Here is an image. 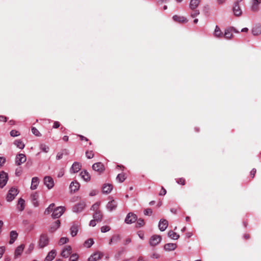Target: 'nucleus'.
<instances>
[{
    "instance_id": "7ed1b4c3",
    "label": "nucleus",
    "mask_w": 261,
    "mask_h": 261,
    "mask_svg": "<svg viewBox=\"0 0 261 261\" xmlns=\"http://www.w3.org/2000/svg\"><path fill=\"white\" fill-rule=\"evenodd\" d=\"M18 194V191L15 188H11L7 195L6 199L8 201H12Z\"/></svg>"
},
{
    "instance_id": "72a5a7b5",
    "label": "nucleus",
    "mask_w": 261,
    "mask_h": 261,
    "mask_svg": "<svg viewBox=\"0 0 261 261\" xmlns=\"http://www.w3.org/2000/svg\"><path fill=\"white\" fill-rule=\"evenodd\" d=\"M39 148L42 152L45 153H47L49 150V146L44 143L40 144Z\"/></svg>"
},
{
    "instance_id": "6ab92c4d",
    "label": "nucleus",
    "mask_w": 261,
    "mask_h": 261,
    "mask_svg": "<svg viewBox=\"0 0 261 261\" xmlns=\"http://www.w3.org/2000/svg\"><path fill=\"white\" fill-rule=\"evenodd\" d=\"M81 178L85 181H89L91 179V176L86 170L82 171L80 174Z\"/></svg>"
},
{
    "instance_id": "a19ab883",
    "label": "nucleus",
    "mask_w": 261,
    "mask_h": 261,
    "mask_svg": "<svg viewBox=\"0 0 261 261\" xmlns=\"http://www.w3.org/2000/svg\"><path fill=\"white\" fill-rule=\"evenodd\" d=\"M116 179L120 182H122L125 179V175L123 174H119L117 175V176L116 177Z\"/></svg>"
},
{
    "instance_id": "603ef678",
    "label": "nucleus",
    "mask_w": 261,
    "mask_h": 261,
    "mask_svg": "<svg viewBox=\"0 0 261 261\" xmlns=\"http://www.w3.org/2000/svg\"><path fill=\"white\" fill-rule=\"evenodd\" d=\"M200 12L199 10H195L191 14V16L192 18H194L197 16L199 14Z\"/></svg>"
},
{
    "instance_id": "0e129e2a",
    "label": "nucleus",
    "mask_w": 261,
    "mask_h": 261,
    "mask_svg": "<svg viewBox=\"0 0 261 261\" xmlns=\"http://www.w3.org/2000/svg\"><path fill=\"white\" fill-rule=\"evenodd\" d=\"M60 126V123L58 121H55L54 123L53 127L57 128Z\"/></svg>"
},
{
    "instance_id": "b1692460",
    "label": "nucleus",
    "mask_w": 261,
    "mask_h": 261,
    "mask_svg": "<svg viewBox=\"0 0 261 261\" xmlns=\"http://www.w3.org/2000/svg\"><path fill=\"white\" fill-rule=\"evenodd\" d=\"M39 183V178L37 177H34L32 179L31 189L33 190L37 189Z\"/></svg>"
},
{
    "instance_id": "0eeeda50",
    "label": "nucleus",
    "mask_w": 261,
    "mask_h": 261,
    "mask_svg": "<svg viewBox=\"0 0 261 261\" xmlns=\"http://www.w3.org/2000/svg\"><path fill=\"white\" fill-rule=\"evenodd\" d=\"M8 174L5 172L0 173V187L3 188L8 181Z\"/></svg>"
},
{
    "instance_id": "de8ad7c7",
    "label": "nucleus",
    "mask_w": 261,
    "mask_h": 261,
    "mask_svg": "<svg viewBox=\"0 0 261 261\" xmlns=\"http://www.w3.org/2000/svg\"><path fill=\"white\" fill-rule=\"evenodd\" d=\"M86 155L88 159H92L94 156V153L92 151H86Z\"/></svg>"
},
{
    "instance_id": "c85d7f7f",
    "label": "nucleus",
    "mask_w": 261,
    "mask_h": 261,
    "mask_svg": "<svg viewBox=\"0 0 261 261\" xmlns=\"http://www.w3.org/2000/svg\"><path fill=\"white\" fill-rule=\"evenodd\" d=\"M10 240L9 241V243L10 244H12L16 240V239L18 237V234L15 231L13 230L10 232Z\"/></svg>"
},
{
    "instance_id": "393cba45",
    "label": "nucleus",
    "mask_w": 261,
    "mask_h": 261,
    "mask_svg": "<svg viewBox=\"0 0 261 261\" xmlns=\"http://www.w3.org/2000/svg\"><path fill=\"white\" fill-rule=\"evenodd\" d=\"M223 34L220 28L218 25H216L214 33V36L217 38H221L223 37Z\"/></svg>"
},
{
    "instance_id": "f03ea898",
    "label": "nucleus",
    "mask_w": 261,
    "mask_h": 261,
    "mask_svg": "<svg viewBox=\"0 0 261 261\" xmlns=\"http://www.w3.org/2000/svg\"><path fill=\"white\" fill-rule=\"evenodd\" d=\"M233 32L238 33L239 32L237 31V30L233 27L227 28L224 31L223 37L226 39H231L233 37Z\"/></svg>"
},
{
    "instance_id": "7c9ffc66",
    "label": "nucleus",
    "mask_w": 261,
    "mask_h": 261,
    "mask_svg": "<svg viewBox=\"0 0 261 261\" xmlns=\"http://www.w3.org/2000/svg\"><path fill=\"white\" fill-rule=\"evenodd\" d=\"M113 188V186L111 184H106L102 188V192L104 193L108 194L111 192Z\"/></svg>"
},
{
    "instance_id": "2f4dec72",
    "label": "nucleus",
    "mask_w": 261,
    "mask_h": 261,
    "mask_svg": "<svg viewBox=\"0 0 261 261\" xmlns=\"http://www.w3.org/2000/svg\"><path fill=\"white\" fill-rule=\"evenodd\" d=\"M25 207V201L22 198H19L18 201V209L20 211H22L24 210Z\"/></svg>"
},
{
    "instance_id": "052dcab7",
    "label": "nucleus",
    "mask_w": 261,
    "mask_h": 261,
    "mask_svg": "<svg viewBox=\"0 0 261 261\" xmlns=\"http://www.w3.org/2000/svg\"><path fill=\"white\" fill-rule=\"evenodd\" d=\"M96 222L97 221L95 220V219L92 220L90 222V226L93 227L95 226L96 225Z\"/></svg>"
},
{
    "instance_id": "20e7f679",
    "label": "nucleus",
    "mask_w": 261,
    "mask_h": 261,
    "mask_svg": "<svg viewBox=\"0 0 261 261\" xmlns=\"http://www.w3.org/2000/svg\"><path fill=\"white\" fill-rule=\"evenodd\" d=\"M232 11L233 15L237 17L241 16L243 13L242 10L238 2L234 3L232 8Z\"/></svg>"
},
{
    "instance_id": "37998d69",
    "label": "nucleus",
    "mask_w": 261,
    "mask_h": 261,
    "mask_svg": "<svg viewBox=\"0 0 261 261\" xmlns=\"http://www.w3.org/2000/svg\"><path fill=\"white\" fill-rule=\"evenodd\" d=\"M145 224V222L143 219H139L138 220L137 223H136V227H141L143 226Z\"/></svg>"
},
{
    "instance_id": "9b49d317",
    "label": "nucleus",
    "mask_w": 261,
    "mask_h": 261,
    "mask_svg": "<svg viewBox=\"0 0 261 261\" xmlns=\"http://www.w3.org/2000/svg\"><path fill=\"white\" fill-rule=\"evenodd\" d=\"M251 9L253 12H257L259 10L261 0H250Z\"/></svg>"
},
{
    "instance_id": "4be33fe9",
    "label": "nucleus",
    "mask_w": 261,
    "mask_h": 261,
    "mask_svg": "<svg viewBox=\"0 0 261 261\" xmlns=\"http://www.w3.org/2000/svg\"><path fill=\"white\" fill-rule=\"evenodd\" d=\"M116 207H117V203H116V202L115 200H112V201H111L109 202L108 203L107 205V209H108L109 211H110V212H111V211H113V210H115V209H116Z\"/></svg>"
},
{
    "instance_id": "c756f323",
    "label": "nucleus",
    "mask_w": 261,
    "mask_h": 261,
    "mask_svg": "<svg viewBox=\"0 0 261 261\" xmlns=\"http://www.w3.org/2000/svg\"><path fill=\"white\" fill-rule=\"evenodd\" d=\"M60 225V222L59 220L56 221L50 226V231L53 232L56 231Z\"/></svg>"
},
{
    "instance_id": "e433bc0d",
    "label": "nucleus",
    "mask_w": 261,
    "mask_h": 261,
    "mask_svg": "<svg viewBox=\"0 0 261 261\" xmlns=\"http://www.w3.org/2000/svg\"><path fill=\"white\" fill-rule=\"evenodd\" d=\"M93 218L97 222H100L102 219V215L100 212H96L93 215Z\"/></svg>"
},
{
    "instance_id": "8fccbe9b",
    "label": "nucleus",
    "mask_w": 261,
    "mask_h": 261,
    "mask_svg": "<svg viewBox=\"0 0 261 261\" xmlns=\"http://www.w3.org/2000/svg\"><path fill=\"white\" fill-rule=\"evenodd\" d=\"M79 256L76 254H72L70 257V261H77Z\"/></svg>"
},
{
    "instance_id": "13d9d810",
    "label": "nucleus",
    "mask_w": 261,
    "mask_h": 261,
    "mask_svg": "<svg viewBox=\"0 0 261 261\" xmlns=\"http://www.w3.org/2000/svg\"><path fill=\"white\" fill-rule=\"evenodd\" d=\"M22 170L20 168L16 169L15 171V174L16 176H19L21 174Z\"/></svg>"
},
{
    "instance_id": "dca6fc26",
    "label": "nucleus",
    "mask_w": 261,
    "mask_h": 261,
    "mask_svg": "<svg viewBox=\"0 0 261 261\" xmlns=\"http://www.w3.org/2000/svg\"><path fill=\"white\" fill-rule=\"evenodd\" d=\"M56 255V250L55 249H53L48 253L44 261H52L55 258Z\"/></svg>"
},
{
    "instance_id": "69168bd1",
    "label": "nucleus",
    "mask_w": 261,
    "mask_h": 261,
    "mask_svg": "<svg viewBox=\"0 0 261 261\" xmlns=\"http://www.w3.org/2000/svg\"><path fill=\"white\" fill-rule=\"evenodd\" d=\"M7 120V119L5 116L2 115L0 116V121L6 122Z\"/></svg>"
},
{
    "instance_id": "3c124183",
    "label": "nucleus",
    "mask_w": 261,
    "mask_h": 261,
    "mask_svg": "<svg viewBox=\"0 0 261 261\" xmlns=\"http://www.w3.org/2000/svg\"><path fill=\"white\" fill-rule=\"evenodd\" d=\"M152 213V211L151 208H147L144 211V214L145 215H151Z\"/></svg>"
},
{
    "instance_id": "ddd939ff",
    "label": "nucleus",
    "mask_w": 261,
    "mask_h": 261,
    "mask_svg": "<svg viewBox=\"0 0 261 261\" xmlns=\"http://www.w3.org/2000/svg\"><path fill=\"white\" fill-rule=\"evenodd\" d=\"M71 247L70 246H66L63 248L61 255L62 256L67 258L71 254Z\"/></svg>"
},
{
    "instance_id": "6e6d98bb",
    "label": "nucleus",
    "mask_w": 261,
    "mask_h": 261,
    "mask_svg": "<svg viewBox=\"0 0 261 261\" xmlns=\"http://www.w3.org/2000/svg\"><path fill=\"white\" fill-rule=\"evenodd\" d=\"M34 245L33 244H31L29 245V248H28V250H27V252H28V253H31V252L33 251V250L34 249Z\"/></svg>"
},
{
    "instance_id": "aec40b11",
    "label": "nucleus",
    "mask_w": 261,
    "mask_h": 261,
    "mask_svg": "<svg viewBox=\"0 0 261 261\" xmlns=\"http://www.w3.org/2000/svg\"><path fill=\"white\" fill-rule=\"evenodd\" d=\"M173 19L176 22H179V23H185L188 22V19L182 16H179L175 15L173 16Z\"/></svg>"
},
{
    "instance_id": "5701e85b",
    "label": "nucleus",
    "mask_w": 261,
    "mask_h": 261,
    "mask_svg": "<svg viewBox=\"0 0 261 261\" xmlns=\"http://www.w3.org/2000/svg\"><path fill=\"white\" fill-rule=\"evenodd\" d=\"M24 248V245L23 244H21L19 246H18L15 251V256L16 257H17L18 256H20Z\"/></svg>"
},
{
    "instance_id": "f8f14e48",
    "label": "nucleus",
    "mask_w": 261,
    "mask_h": 261,
    "mask_svg": "<svg viewBox=\"0 0 261 261\" xmlns=\"http://www.w3.org/2000/svg\"><path fill=\"white\" fill-rule=\"evenodd\" d=\"M27 160V158L25 154L23 153H20L16 155L15 162L17 165H20L24 163Z\"/></svg>"
},
{
    "instance_id": "09e8293b",
    "label": "nucleus",
    "mask_w": 261,
    "mask_h": 261,
    "mask_svg": "<svg viewBox=\"0 0 261 261\" xmlns=\"http://www.w3.org/2000/svg\"><path fill=\"white\" fill-rule=\"evenodd\" d=\"M31 197H32V201H33L34 205L35 206H38V202L37 201L36 195H35V194H33V195H32Z\"/></svg>"
},
{
    "instance_id": "49530a36",
    "label": "nucleus",
    "mask_w": 261,
    "mask_h": 261,
    "mask_svg": "<svg viewBox=\"0 0 261 261\" xmlns=\"http://www.w3.org/2000/svg\"><path fill=\"white\" fill-rule=\"evenodd\" d=\"M10 135L12 137H17L20 135V133L18 131L16 130H12L10 132Z\"/></svg>"
},
{
    "instance_id": "4468645a",
    "label": "nucleus",
    "mask_w": 261,
    "mask_h": 261,
    "mask_svg": "<svg viewBox=\"0 0 261 261\" xmlns=\"http://www.w3.org/2000/svg\"><path fill=\"white\" fill-rule=\"evenodd\" d=\"M92 168L94 170L99 173H101L105 170L104 166L103 164L100 162L94 164L92 166Z\"/></svg>"
},
{
    "instance_id": "bf43d9fd",
    "label": "nucleus",
    "mask_w": 261,
    "mask_h": 261,
    "mask_svg": "<svg viewBox=\"0 0 261 261\" xmlns=\"http://www.w3.org/2000/svg\"><path fill=\"white\" fill-rule=\"evenodd\" d=\"M166 194V190L162 187L161 191L159 193V195L161 196L165 195Z\"/></svg>"
},
{
    "instance_id": "cd10ccee",
    "label": "nucleus",
    "mask_w": 261,
    "mask_h": 261,
    "mask_svg": "<svg viewBox=\"0 0 261 261\" xmlns=\"http://www.w3.org/2000/svg\"><path fill=\"white\" fill-rule=\"evenodd\" d=\"M79 230V225L77 224H73L70 228V234L72 237L75 236Z\"/></svg>"
},
{
    "instance_id": "a211bd4d",
    "label": "nucleus",
    "mask_w": 261,
    "mask_h": 261,
    "mask_svg": "<svg viewBox=\"0 0 261 261\" xmlns=\"http://www.w3.org/2000/svg\"><path fill=\"white\" fill-rule=\"evenodd\" d=\"M168 222L165 219H161L159 223V227L161 231H163L167 228Z\"/></svg>"
},
{
    "instance_id": "1a4fd4ad",
    "label": "nucleus",
    "mask_w": 261,
    "mask_h": 261,
    "mask_svg": "<svg viewBox=\"0 0 261 261\" xmlns=\"http://www.w3.org/2000/svg\"><path fill=\"white\" fill-rule=\"evenodd\" d=\"M103 256V253L99 251L93 253L88 258V261H97L100 259Z\"/></svg>"
},
{
    "instance_id": "338daca9",
    "label": "nucleus",
    "mask_w": 261,
    "mask_h": 261,
    "mask_svg": "<svg viewBox=\"0 0 261 261\" xmlns=\"http://www.w3.org/2000/svg\"><path fill=\"white\" fill-rule=\"evenodd\" d=\"M63 156V153H58L56 155V159L57 160H60L62 158Z\"/></svg>"
},
{
    "instance_id": "a18cd8bd",
    "label": "nucleus",
    "mask_w": 261,
    "mask_h": 261,
    "mask_svg": "<svg viewBox=\"0 0 261 261\" xmlns=\"http://www.w3.org/2000/svg\"><path fill=\"white\" fill-rule=\"evenodd\" d=\"M32 133L36 136H40V133L39 130L35 127H33L32 128Z\"/></svg>"
},
{
    "instance_id": "e2e57ef3",
    "label": "nucleus",
    "mask_w": 261,
    "mask_h": 261,
    "mask_svg": "<svg viewBox=\"0 0 261 261\" xmlns=\"http://www.w3.org/2000/svg\"><path fill=\"white\" fill-rule=\"evenodd\" d=\"M6 160L3 157H0V167L5 163Z\"/></svg>"
},
{
    "instance_id": "58836bf2",
    "label": "nucleus",
    "mask_w": 261,
    "mask_h": 261,
    "mask_svg": "<svg viewBox=\"0 0 261 261\" xmlns=\"http://www.w3.org/2000/svg\"><path fill=\"white\" fill-rule=\"evenodd\" d=\"M69 242V239L67 237H62L60 238L58 242V245L60 246L63 245Z\"/></svg>"
},
{
    "instance_id": "9d476101",
    "label": "nucleus",
    "mask_w": 261,
    "mask_h": 261,
    "mask_svg": "<svg viewBox=\"0 0 261 261\" xmlns=\"http://www.w3.org/2000/svg\"><path fill=\"white\" fill-rule=\"evenodd\" d=\"M137 219V217L136 214L132 213H129L125 219V222L127 224H131L135 222Z\"/></svg>"
},
{
    "instance_id": "79ce46f5",
    "label": "nucleus",
    "mask_w": 261,
    "mask_h": 261,
    "mask_svg": "<svg viewBox=\"0 0 261 261\" xmlns=\"http://www.w3.org/2000/svg\"><path fill=\"white\" fill-rule=\"evenodd\" d=\"M55 206L54 203L50 204L49 206L45 210V214H49L53 210V207Z\"/></svg>"
},
{
    "instance_id": "774afa93",
    "label": "nucleus",
    "mask_w": 261,
    "mask_h": 261,
    "mask_svg": "<svg viewBox=\"0 0 261 261\" xmlns=\"http://www.w3.org/2000/svg\"><path fill=\"white\" fill-rule=\"evenodd\" d=\"M256 169H253L251 172H250V175L251 176H252V178H253L254 175H255V174L256 173Z\"/></svg>"
},
{
    "instance_id": "f704fd0d",
    "label": "nucleus",
    "mask_w": 261,
    "mask_h": 261,
    "mask_svg": "<svg viewBox=\"0 0 261 261\" xmlns=\"http://www.w3.org/2000/svg\"><path fill=\"white\" fill-rule=\"evenodd\" d=\"M252 33L253 35L256 36L261 33V27L256 26L252 30Z\"/></svg>"
},
{
    "instance_id": "c03bdc74",
    "label": "nucleus",
    "mask_w": 261,
    "mask_h": 261,
    "mask_svg": "<svg viewBox=\"0 0 261 261\" xmlns=\"http://www.w3.org/2000/svg\"><path fill=\"white\" fill-rule=\"evenodd\" d=\"M101 231L103 233L109 231L110 230V227L108 225L103 226L100 228Z\"/></svg>"
},
{
    "instance_id": "680f3d73",
    "label": "nucleus",
    "mask_w": 261,
    "mask_h": 261,
    "mask_svg": "<svg viewBox=\"0 0 261 261\" xmlns=\"http://www.w3.org/2000/svg\"><path fill=\"white\" fill-rule=\"evenodd\" d=\"M177 182L178 184H180L182 185H185V179L184 178H179Z\"/></svg>"
},
{
    "instance_id": "2eb2a0df",
    "label": "nucleus",
    "mask_w": 261,
    "mask_h": 261,
    "mask_svg": "<svg viewBox=\"0 0 261 261\" xmlns=\"http://www.w3.org/2000/svg\"><path fill=\"white\" fill-rule=\"evenodd\" d=\"M86 204L84 202H81L73 207V212L75 213L81 212L85 207Z\"/></svg>"
},
{
    "instance_id": "c9c22d12",
    "label": "nucleus",
    "mask_w": 261,
    "mask_h": 261,
    "mask_svg": "<svg viewBox=\"0 0 261 261\" xmlns=\"http://www.w3.org/2000/svg\"><path fill=\"white\" fill-rule=\"evenodd\" d=\"M14 144L19 149H22L25 147L24 144L20 140H16L14 141Z\"/></svg>"
},
{
    "instance_id": "bb28decb",
    "label": "nucleus",
    "mask_w": 261,
    "mask_h": 261,
    "mask_svg": "<svg viewBox=\"0 0 261 261\" xmlns=\"http://www.w3.org/2000/svg\"><path fill=\"white\" fill-rule=\"evenodd\" d=\"M200 3V0H191L190 3V8L192 10L195 9L198 7L199 4Z\"/></svg>"
},
{
    "instance_id": "4d7b16f0",
    "label": "nucleus",
    "mask_w": 261,
    "mask_h": 261,
    "mask_svg": "<svg viewBox=\"0 0 261 261\" xmlns=\"http://www.w3.org/2000/svg\"><path fill=\"white\" fill-rule=\"evenodd\" d=\"M5 250V248L4 247H0V259L2 257L4 252Z\"/></svg>"
},
{
    "instance_id": "a878e982",
    "label": "nucleus",
    "mask_w": 261,
    "mask_h": 261,
    "mask_svg": "<svg viewBox=\"0 0 261 261\" xmlns=\"http://www.w3.org/2000/svg\"><path fill=\"white\" fill-rule=\"evenodd\" d=\"M176 247L177 245L175 243H168L164 246V249L168 251L174 250Z\"/></svg>"
},
{
    "instance_id": "412c9836",
    "label": "nucleus",
    "mask_w": 261,
    "mask_h": 261,
    "mask_svg": "<svg viewBox=\"0 0 261 261\" xmlns=\"http://www.w3.org/2000/svg\"><path fill=\"white\" fill-rule=\"evenodd\" d=\"M80 184L76 181H72L70 185V189L71 192L77 191L80 188Z\"/></svg>"
},
{
    "instance_id": "f257e3e1",
    "label": "nucleus",
    "mask_w": 261,
    "mask_h": 261,
    "mask_svg": "<svg viewBox=\"0 0 261 261\" xmlns=\"http://www.w3.org/2000/svg\"><path fill=\"white\" fill-rule=\"evenodd\" d=\"M49 243V238L47 234H42L40 235L38 241V246L40 248H43L47 246Z\"/></svg>"
},
{
    "instance_id": "f3484780",
    "label": "nucleus",
    "mask_w": 261,
    "mask_h": 261,
    "mask_svg": "<svg viewBox=\"0 0 261 261\" xmlns=\"http://www.w3.org/2000/svg\"><path fill=\"white\" fill-rule=\"evenodd\" d=\"M82 165L79 162H74L70 168V172L71 173H75L79 172L81 169Z\"/></svg>"
},
{
    "instance_id": "6e6552de",
    "label": "nucleus",
    "mask_w": 261,
    "mask_h": 261,
    "mask_svg": "<svg viewBox=\"0 0 261 261\" xmlns=\"http://www.w3.org/2000/svg\"><path fill=\"white\" fill-rule=\"evenodd\" d=\"M44 183L48 189H52L54 186V179L51 177L49 176H45L44 178Z\"/></svg>"
},
{
    "instance_id": "ea45409f",
    "label": "nucleus",
    "mask_w": 261,
    "mask_h": 261,
    "mask_svg": "<svg viewBox=\"0 0 261 261\" xmlns=\"http://www.w3.org/2000/svg\"><path fill=\"white\" fill-rule=\"evenodd\" d=\"M120 240V237L119 235H114L110 239L109 243V245H112L113 242H116Z\"/></svg>"
},
{
    "instance_id": "5fc2aeb1",
    "label": "nucleus",
    "mask_w": 261,
    "mask_h": 261,
    "mask_svg": "<svg viewBox=\"0 0 261 261\" xmlns=\"http://www.w3.org/2000/svg\"><path fill=\"white\" fill-rule=\"evenodd\" d=\"M99 205H100V203H99V202H97V203H95L94 204H93L92 205V209L94 211L97 210L99 208Z\"/></svg>"
},
{
    "instance_id": "864d4df0",
    "label": "nucleus",
    "mask_w": 261,
    "mask_h": 261,
    "mask_svg": "<svg viewBox=\"0 0 261 261\" xmlns=\"http://www.w3.org/2000/svg\"><path fill=\"white\" fill-rule=\"evenodd\" d=\"M160 255L157 252H153L151 255V257L153 258L158 259V258H160Z\"/></svg>"
},
{
    "instance_id": "39448f33",
    "label": "nucleus",
    "mask_w": 261,
    "mask_h": 261,
    "mask_svg": "<svg viewBox=\"0 0 261 261\" xmlns=\"http://www.w3.org/2000/svg\"><path fill=\"white\" fill-rule=\"evenodd\" d=\"M65 207L64 206H59L55 208L52 214V217L54 218H58L61 217L65 211Z\"/></svg>"
},
{
    "instance_id": "473e14b6",
    "label": "nucleus",
    "mask_w": 261,
    "mask_h": 261,
    "mask_svg": "<svg viewBox=\"0 0 261 261\" xmlns=\"http://www.w3.org/2000/svg\"><path fill=\"white\" fill-rule=\"evenodd\" d=\"M168 235L169 237L173 240H177L179 238V235L172 230L169 231L168 233Z\"/></svg>"
},
{
    "instance_id": "4c0bfd02",
    "label": "nucleus",
    "mask_w": 261,
    "mask_h": 261,
    "mask_svg": "<svg viewBox=\"0 0 261 261\" xmlns=\"http://www.w3.org/2000/svg\"><path fill=\"white\" fill-rule=\"evenodd\" d=\"M93 243V240L92 239H89L85 242L84 245L85 247L90 248Z\"/></svg>"
},
{
    "instance_id": "423d86ee",
    "label": "nucleus",
    "mask_w": 261,
    "mask_h": 261,
    "mask_svg": "<svg viewBox=\"0 0 261 261\" xmlns=\"http://www.w3.org/2000/svg\"><path fill=\"white\" fill-rule=\"evenodd\" d=\"M162 240V237L160 235H153L152 236L149 241V244L152 246H155L158 245Z\"/></svg>"
}]
</instances>
